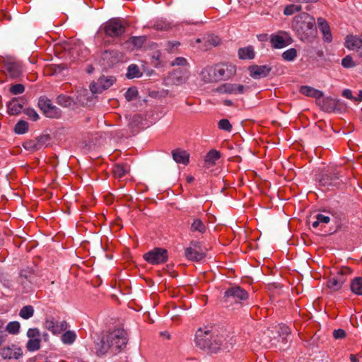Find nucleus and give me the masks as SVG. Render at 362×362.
Instances as JSON below:
<instances>
[{
  "instance_id": "nucleus-39",
  "label": "nucleus",
  "mask_w": 362,
  "mask_h": 362,
  "mask_svg": "<svg viewBox=\"0 0 362 362\" xmlns=\"http://www.w3.org/2000/svg\"><path fill=\"white\" fill-rule=\"evenodd\" d=\"M330 221V218L328 216H325L322 214H318L316 215V221H313L312 223V226L314 228H317L320 224L324 223L327 224Z\"/></svg>"
},
{
  "instance_id": "nucleus-49",
  "label": "nucleus",
  "mask_w": 362,
  "mask_h": 362,
  "mask_svg": "<svg viewBox=\"0 0 362 362\" xmlns=\"http://www.w3.org/2000/svg\"><path fill=\"white\" fill-rule=\"evenodd\" d=\"M25 114L33 121H37L39 119V115L34 109L28 108L25 110Z\"/></svg>"
},
{
  "instance_id": "nucleus-34",
  "label": "nucleus",
  "mask_w": 362,
  "mask_h": 362,
  "mask_svg": "<svg viewBox=\"0 0 362 362\" xmlns=\"http://www.w3.org/2000/svg\"><path fill=\"white\" fill-rule=\"evenodd\" d=\"M146 40V36H133L129 39L127 42L131 44L134 48L139 49L143 46Z\"/></svg>"
},
{
  "instance_id": "nucleus-36",
  "label": "nucleus",
  "mask_w": 362,
  "mask_h": 362,
  "mask_svg": "<svg viewBox=\"0 0 362 362\" xmlns=\"http://www.w3.org/2000/svg\"><path fill=\"white\" fill-rule=\"evenodd\" d=\"M34 315V308L32 305H25L23 306L20 312L19 315L21 317L25 320H28L32 317Z\"/></svg>"
},
{
  "instance_id": "nucleus-30",
  "label": "nucleus",
  "mask_w": 362,
  "mask_h": 362,
  "mask_svg": "<svg viewBox=\"0 0 362 362\" xmlns=\"http://www.w3.org/2000/svg\"><path fill=\"white\" fill-rule=\"evenodd\" d=\"M8 113L11 115H17L20 114L23 110V105L18 100H13L8 103L7 105Z\"/></svg>"
},
{
  "instance_id": "nucleus-62",
  "label": "nucleus",
  "mask_w": 362,
  "mask_h": 362,
  "mask_svg": "<svg viewBox=\"0 0 362 362\" xmlns=\"http://www.w3.org/2000/svg\"><path fill=\"white\" fill-rule=\"evenodd\" d=\"M4 321L0 320V332H1V329H3V328H4Z\"/></svg>"
},
{
  "instance_id": "nucleus-5",
  "label": "nucleus",
  "mask_w": 362,
  "mask_h": 362,
  "mask_svg": "<svg viewBox=\"0 0 362 362\" xmlns=\"http://www.w3.org/2000/svg\"><path fill=\"white\" fill-rule=\"evenodd\" d=\"M103 30L108 37H119L125 33L126 25L123 20L113 18L103 24Z\"/></svg>"
},
{
  "instance_id": "nucleus-44",
  "label": "nucleus",
  "mask_w": 362,
  "mask_h": 362,
  "mask_svg": "<svg viewBox=\"0 0 362 362\" xmlns=\"http://www.w3.org/2000/svg\"><path fill=\"white\" fill-rule=\"evenodd\" d=\"M138 95V90L135 87L129 88L125 93L124 96L127 101L135 99Z\"/></svg>"
},
{
  "instance_id": "nucleus-35",
  "label": "nucleus",
  "mask_w": 362,
  "mask_h": 362,
  "mask_svg": "<svg viewBox=\"0 0 362 362\" xmlns=\"http://www.w3.org/2000/svg\"><path fill=\"white\" fill-rule=\"evenodd\" d=\"M76 339V333L74 331H66L61 337L62 341L64 344H71Z\"/></svg>"
},
{
  "instance_id": "nucleus-55",
  "label": "nucleus",
  "mask_w": 362,
  "mask_h": 362,
  "mask_svg": "<svg viewBox=\"0 0 362 362\" xmlns=\"http://www.w3.org/2000/svg\"><path fill=\"white\" fill-rule=\"evenodd\" d=\"M342 95L347 99L354 101V96H353L352 92L350 89H344L342 91Z\"/></svg>"
},
{
  "instance_id": "nucleus-4",
  "label": "nucleus",
  "mask_w": 362,
  "mask_h": 362,
  "mask_svg": "<svg viewBox=\"0 0 362 362\" xmlns=\"http://www.w3.org/2000/svg\"><path fill=\"white\" fill-rule=\"evenodd\" d=\"M0 62L2 65V72L7 78H18L24 71L23 63L16 57H4L0 59Z\"/></svg>"
},
{
  "instance_id": "nucleus-14",
  "label": "nucleus",
  "mask_w": 362,
  "mask_h": 362,
  "mask_svg": "<svg viewBox=\"0 0 362 362\" xmlns=\"http://www.w3.org/2000/svg\"><path fill=\"white\" fill-rule=\"evenodd\" d=\"M218 81L227 80L236 73V66L230 63H221L215 65Z\"/></svg>"
},
{
  "instance_id": "nucleus-6",
  "label": "nucleus",
  "mask_w": 362,
  "mask_h": 362,
  "mask_svg": "<svg viewBox=\"0 0 362 362\" xmlns=\"http://www.w3.org/2000/svg\"><path fill=\"white\" fill-rule=\"evenodd\" d=\"M300 93L305 96L313 97L322 102V109L325 111L329 112L332 110V107L329 105L332 104L334 101H337L332 98H322L324 93L319 90L308 86H303L300 88Z\"/></svg>"
},
{
  "instance_id": "nucleus-57",
  "label": "nucleus",
  "mask_w": 362,
  "mask_h": 362,
  "mask_svg": "<svg viewBox=\"0 0 362 362\" xmlns=\"http://www.w3.org/2000/svg\"><path fill=\"white\" fill-rule=\"evenodd\" d=\"M257 39L260 42H267L269 39V35L267 34H259L257 36Z\"/></svg>"
},
{
  "instance_id": "nucleus-61",
  "label": "nucleus",
  "mask_w": 362,
  "mask_h": 362,
  "mask_svg": "<svg viewBox=\"0 0 362 362\" xmlns=\"http://www.w3.org/2000/svg\"><path fill=\"white\" fill-rule=\"evenodd\" d=\"M193 180H194V177H193L192 176H188V177H187V181L188 182H192Z\"/></svg>"
},
{
  "instance_id": "nucleus-18",
  "label": "nucleus",
  "mask_w": 362,
  "mask_h": 362,
  "mask_svg": "<svg viewBox=\"0 0 362 362\" xmlns=\"http://www.w3.org/2000/svg\"><path fill=\"white\" fill-rule=\"evenodd\" d=\"M0 354L4 359H18L22 356L23 351L16 345H11L1 348Z\"/></svg>"
},
{
  "instance_id": "nucleus-41",
  "label": "nucleus",
  "mask_w": 362,
  "mask_h": 362,
  "mask_svg": "<svg viewBox=\"0 0 362 362\" xmlns=\"http://www.w3.org/2000/svg\"><path fill=\"white\" fill-rule=\"evenodd\" d=\"M73 100L68 95L61 94L57 98V103L63 107H69L71 105Z\"/></svg>"
},
{
  "instance_id": "nucleus-37",
  "label": "nucleus",
  "mask_w": 362,
  "mask_h": 362,
  "mask_svg": "<svg viewBox=\"0 0 362 362\" xmlns=\"http://www.w3.org/2000/svg\"><path fill=\"white\" fill-rule=\"evenodd\" d=\"M40 339H29L26 344V349L29 351H36L40 349Z\"/></svg>"
},
{
  "instance_id": "nucleus-16",
  "label": "nucleus",
  "mask_w": 362,
  "mask_h": 362,
  "mask_svg": "<svg viewBox=\"0 0 362 362\" xmlns=\"http://www.w3.org/2000/svg\"><path fill=\"white\" fill-rule=\"evenodd\" d=\"M224 298L231 299L236 303H240L248 298V293L239 286L230 287L225 291Z\"/></svg>"
},
{
  "instance_id": "nucleus-3",
  "label": "nucleus",
  "mask_w": 362,
  "mask_h": 362,
  "mask_svg": "<svg viewBox=\"0 0 362 362\" xmlns=\"http://www.w3.org/2000/svg\"><path fill=\"white\" fill-rule=\"evenodd\" d=\"M341 177V170L336 168H328L320 175L317 181L321 187L329 190L339 188L344 184Z\"/></svg>"
},
{
  "instance_id": "nucleus-54",
  "label": "nucleus",
  "mask_w": 362,
  "mask_h": 362,
  "mask_svg": "<svg viewBox=\"0 0 362 362\" xmlns=\"http://www.w3.org/2000/svg\"><path fill=\"white\" fill-rule=\"evenodd\" d=\"M207 42L213 46H216L220 44L221 40L218 36L211 35L209 36Z\"/></svg>"
},
{
  "instance_id": "nucleus-20",
  "label": "nucleus",
  "mask_w": 362,
  "mask_h": 362,
  "mask_svg": "<svg viewBox=\"0 0 362 362\" xmlns=\"http://www.w3.org/2000/svg\"><path fill=\"white\" fill-rule=\"evenodd\" d=\"M271 70L272 68L268 65H253L249 67L250 76L255 79L267 76Z\"/></svg>"
},
{
  "instance_id": "nucleus-12",
  "label": "nucleus",
  "mask_w": 362,
  "mask_h": 362,
  "mask_svg": "<svg viewBox=\"0 0 362 362\" xmlns=\"http://www.w3.org/2000/svg\"><path fill=\"white\" fill-rule=\"evenodd\" d=\"M115 81L116 78L113 76H102L96 83L90 85V90L93 93H99L110 88Z\"/></svg>"
},
{
  "instance_id": "nucleus-42",
  "label": "nucleus",
  "mask_w": 362,
  "mask_h": 362,
  "mask_svg": "<svg viewBox=\"0 0 362 362\" xmlns=\"http://www.w3.org/2000/svg\"><path fill=\"white\" fill-rule=\"evenodd\" d=\"M20 323L17 321H13L8 323L6 325V331L11 334H17L20 330Z\"/></svg>"
},
{
  "instance_id": "nucleus-51",
  "label": "nucleus",
  "mask_w": 362,
  "mask_h": 362,
  "mask_svg": "<svg viewBox=\"0 0 362 362\" xmlns=\"http://www.w3.org/2000/svg\"><path fill=\"white\" fill-rule=\"evenodd\" d=\"M333 337L335 339H344L346 337V332L343 329H334L333 332Z\"/></svg>"
},
{
  "instance_id": "nucleus-24",
  "label": "nucleus",
  "mask_w": 362,
  "mask_h": 362,
  "mask_svg": "<svg viewBox=\"0 0 362 362\" xmlns=\"http://www.w3.org/2000/svg\"><path fill=\"white\" fill-rule=\"evenodd\" d=\"M173 160L177 163H181L187 165L189 162V154L184 150L177 148L172 151Z\"/></svg>"
},
{
  "instance_id": "nucleus-43",
  "label": "nucleus",
  "mask_w": 362,
  "mask_h": 362,
  "mask_svg": "<svg viewBox=\"0 0 362 362\" xmlns=\"http://www.w3.org/2000/svg\"><path fill=\"white\" fill-rule=\"evenodd\" d=\"M301 6L296 4H290L286 6L284 11V13L286 16H291L295 12L300 11L301 10Z\"/></svg>"
},
{
  "instance_id": "nucleus-2",
  "label": "nucleus",
  "mask_w": 362,
  "mask_h": 362,
  "mask_svg": "<svg viewBox=\"0 0 362 362\" xmlns=\"http://www.w3.org/2000/svg\"><path fill=\"white\" fill-rule=\"evenodd\" d=\"M292 27L301 41L310 42L315 37L316 21L315 18L308 13H301L296 16Z\"/></svg>"
},
{
  "instance_id": "nucleus-33",
  "label": "nucleus",
  "mask_w": 362,
  "mask_h": 362,
  "mask_svg": "<svg viewBox=\"0 0 362 362\" xmlns=\"http://www.w3.org/2000/svg\"><path fill=\"white\" fill-rule=\"evenodd\" d=\"M126 76L128 78H139L142 76V73L136 64H130Z\"/></svg>"
},
{
  "instance_id": "nucleus-29",
  "label": "nucleus",
  "mask_w": 362,
  "mask_h": 362,
  "mask_svg": "<svg viewBox=\"0 0 362 362\" xmlns=\"http://www.w3.org/2000/svg\"><path fill=\"white\" fill-rule=\"evenodd\" d=\"M255 55V50L252 46H247L238 49V56L241 59H252Z\"/></svg>"
},
{
  "instance_id": "nucleus-17",
  "label": "nucleus",
  "mask_w": 362,
  "mask_h": 362,
  "mask_svg": "<svg viewBox=\"0 0 362 362\" xmlns=\"http://www.w3.org/2000/svg\"><path fill=\"white\" fill-rule=\"evenodd\" d=\"M245 87L240 84L226 83L217 87L214 91L221 94H243Z\"/></svg>"
},
{
  "instance_id": "nucleus-9",
  "label": "nucleus",
  "mask_w": 362,
  "mask_h": 362,
  "mask_svg": "<svg viewBox=\"0 0 362 362\" xmlns=\"http://www.w3.org/2000/svg\"><path fill=\"white\" fill-rule=\"evenodd\" d=\"M144 259L151 264H160L167 262L168 252L166 249L156 247L144 255Z\"/></svg>"
},
{
  "instance_id": "nucleus-52",
  "label": "nucleus",
  "mask_w": 362,
  "mask_h": 362,
  "mask_svg": "<svg viewBox=\"0 0 362 362\" xmlns=\"http://www.w3.org/2000/svg\"><path fill=\"white\" fill-rule=\"evenodd\" d=\"M180 45L178 41L168 42L166 45V49L169 52H174L175 50Z\"/></svg>"
},
{
  "instance_id": "nucleus-15",
  "label": "nucleus",
  "mask_w": 362,
  "mask_h": 362,
  "mask_svg": "<svg viewBox=\"0 0 362 362\" xmlns=\"http://www.w3.org/2000/svg\"><path fill=\"white\" fill-rule=\"evenodd\" d=\"M272 47L275 49H281L293 42L292 38L286 32L280 31L276 34H272L269 37Z\"/></svg>"
},
{
  "instance_id": "nucleus-21",
  "label": "nucleus",
  "mask_w": 362,
  "mask_h": 362,
  "mask_svg": "<svg viewBox=\"0 0 362 362\" xmlns=\"http://www.w3.org/2000/svg\"><path fill=\"white\" fill-rule=\"evenodd\" d=\"M194 247H189L185 250V256L187 259L192 261L202 260L205 255L203 251L198 247V243H192Z\"/></svg>"
},
{
  "instance_id": "nucleus-8",
  "label": "nucleus",
  "mask_w": 362,
  "mask_h": 362,
  "mask_svg": "<svg viewBox=\"0 0 362 362\" xmlns=\"http://www.w3.org/2000/svg\"><path fill=\"white\" fill-rule=\"evenodd\" d=\"M106 338L114 351L122 349L127 343V334L124 329H115L107 334Z\"/></svg>"
},
{
  "instance_id": "nucleus-48",
  "label": "nucleus",
  "mask_w": 362,
  "mask_h": 362,
  "mask_svg": "<svg viewBox=\"0 0 362 362\" xmlns=\"http://www.w3.org/2000/svg\"><path fill=\"white\" fill-rule=\"evenodd\" d=\"M27 337L29 339H40V330L37 328H30L27 332Z\"/></svg>"
},
{
  "instance_id": "nucleus-38",
  "label": "nucleus",
  "mask_w": 362,
  "mask_h": 362,
  "mask_svg": "<svg viewBox=\"0 0 362 362\" xmlns=\"http://www.w3.org/2000/svg\"><path fill=\"white\" fill-rule=\"evenodd\" d=\"M282 58L286 62H293L297 57V50L295 48H290L282 53Z\"/></svg>"
},
{
  "instance_id": "nucleus-64",
  "label": "nucleus",
  "mask_w": 362,
  "mask_h": 362,
  "mask_svg": "<svg viewBox=\"0 0 362 362\" xmlns=\"http://www.w3.org/2000/svg\"><path fill=\"white\" fill-rule=\"evenodd\" d=\"M167 339H170V334L167 333Z\"/></svg>"
},
{
  "instance_id": "nucleus-10",
  "label": "nucleus",
  "mask_w": 362,
  "mask_h": 362,
  "mask_svg": "<svg viewBox=\"0 0 362 362\" xmlns=\"http://www.w3.org/2000/svg\"><path fill=\"white\" fill-rule=\"evenodd\" d=\"M38 106L47 117L57 119L62 116V110L54 105L52 101L47 97L42 96L40 98Z\"/></svg>"
},
{
  "instance_id": "nucleus-58",
  "label": "nucleus",
  "mask_w": 362,
  "mask_h": 362,
  "mask_svg": "<svg viewBox=\"0 0 362 362\" xmlns=\"http://www.w3.org/2000/svg\"><path fill=\"white\" fill-rule=\"evenodd\" d=\"M355 102H361L362 101V90H360L358 95L354 97Z\"/></svg>"
},
{
  "instance_id": "nucleus-63",
  "label": "nucleus",
  "mask_w": 362,
  "mask_h": 362,
  "mask_svg": "<svg viewBox=\"0 0 362 362\" xmlns=\"http://www.w3.org/2000/svg\"><path fill=\"white\" fill-rule=\"evenodd\" d=\"M284 329H285V332L287 334V333H289V329L288 327H286V326H284Z\"/></svg>"
},
{
  "instance_id": "nucleus-46",
  "label": "nucleus",
  "mask_w": 362,
  "mask_h": 362,
  "mask_svg": "<svg viewBox=\"0 0 362 362\" xmlns=\"http://www.w3.org/2000/svg\"><path fill=\"white\" fill-rule=\"evenodd\" d=\"M218 128L227 132H230L232 129V125L227 119H222L218 122Z\"/></svg>"
},
{
  "instance_id": "nucleus-59",
  "label": "nucleus",
  "mask_w": 362,
  "mask_h": 362,
  "mask_svg": "<svg viewBox=\"0 0 362 362\" xmlns=\"http://www.w3.org/2000/svg\"><path fill=\"white\" fill-rule=\"evenodd\" d=\"M6 336L7 335L6 334H3L2 332H0V347L1 346L3 343L5 341Z\"/></svg>"
},
{
  "instance_id": "nucleus-45",
  "label": "nucleus",
  "mask_w": 362,
  "mask_h": 362,
  "mask_svg": "<svg viewBox=\"0 0 362 362\" xmlns=\"http://www.w3.org/2000/svg\"><path fill=\"white\" fill-rule=\"evenodd\" d=\"M341 65L344 68H352L356 66V63L354 62L351 55H346L344 58L342 59Z\"/></svg>"
},
{
  "instance_id": "nucleus-50",
  "label": "nucleus",
  "mask_w": 362,
  "mask_h": 362,
  "mask_svg": "<svg viewBox=\"0 0 362 362\" xmlns=\"http://www.w3.org/2000/svg\"><path fill=\"white\" fill-rule=\"evenodd\" d=\"M188 64L187 61L184 57H177L173 62V66H186Z\"/></svg>"
},
{
  "instance_id": "nucleus-11",
  "label": "nucleus",
  "mask_w": 362,
  "mask_h": 362,
  "mask_svg": "<svg viewBox=\"0 0 362 362\" xmlns=\"http://www.w3.org/2000/svg\"><path fill=\"white\" fill-rule=\"evenodd\" d=\"M44 328L54 335H58L65 332L68 328L66 320H58L54 317H47L43 323Z\"/></svg>"
},
{
  "instance_id": "nucleus-7",
  "label": "nucleus",
  "mask_w": 362,
  "mask_h": 362,
  "mask_svg": "<svg viewBox=\"0 0 362 362\" xmlns=\"http://www.w3.org/2000/svg\"><path fill=\"white\" fill-rule=\"evenodd\" d=\"M353 273L352 269L349 267H341L337 274L331 277L327 281V287L333 291H337L342 287V285L346 281L347 277Z\"/></svg>"
},
{
  "instance_id": "nucleus-23",
  "label": "nucleus",
  "mask_w": 362,
  "mask_h": 362,
  "mask_svg": "<svg viewBox=\"0 0 362 362\" xmlns=\"http://www.w3.org/2000/svg\"><path fill=\"white\" fill-rule=\"evenodd\" d=\"M200 76L202 81L204 83H214L218 81L217 74L215 70V66H206L203 69L200 73Z\"/></svg>"
},
{
  "instance_id": "nucleus-28",
  "label": "nucleus",
  "mask_w": 362,
  "mask_h": 362,
  "mask_svg": "<svg viewBox=\"0 0 362 362\" xmlns=\"http://www.w3.org/2000/svg\"><path fill=\"white\" fill-rule=\"evenodd\" d=\"M110 349H111V347L106 337L95 345V354L98 356L105 354Z\"/></svg>"
},
{
  "instance_id": "nucleus-47",
  "label": "nucleus",
  "mask_w": 362,
  "mask_h": 362,
  "mask_svg": "<svg viewBox=\"0 0 362 362\" xmlns=\"http://www.w3.org/2000/svg\"><path fill=\"white\" fill-rule=\"evenodd\" d=\"M25 91V87L23 84L18 83L11 86L10 92L13 95L21 94Z\"/></svg>"
},
{
  "instance_id": "nucleus-32",
  "label": "nucleus",
  "mask_w": 362,
  "mask_h": 362,
  "mask_svg": "<svg viewBox=\"0 0 362 362\" xmlns=\"http://www.w3.org/2000/svg\"><path fill=\"white\" fill-rule=\"evenodd\" d=\"M221 153L216 150H211L205 157V162L211 165H215L216 162L220 158Z\"/></svg>"
},
{
  "instance_id": "nucleus-40",
  "label": "nucleus",
  "mask_w": 362,
  "mask_h": 362,
  "mask_svg": "<svg viewBox=\"0 0 362 362\" xmlns=\"http://www.w3.org/2000/svg\"><path fill=\"white\" fill-rule=\"evenodd\" d=\"M15 132L18 134H23L28 132V124L27 122L23 120H20L16 125L14 128Z\"/></svg>"
},
{
  "instance_id": "nucleus-1",
  "label": "nucleus",
  "mask_w": 362,
  "mask_h": 362,
  "mask_svg": "<svg viewBox=\"0 0 362 362\" xmlns=\"http://www.w3.org/2000/svg\"><path fill=\"white\" fill-rule=\"evenodd\" d=\"M194 341L199 348L216 352L223 346L224 339L214 325H206L196 331Z\"/></svg>"
},
{
  "instance_id": "nucleus-19",
  "label": "nucleus",
  "mask_w": 362,
  "mask_h": 362,
  "mask_svg": "<svg viewBox=\"0 0 362 362\" xmlns=\"http://www.w3.org/2000/svg\"><path fill=\"white\" fill-rule=\"evenodd\" d=\"M189 76V72L187 68L175 69L170 76L173 83L175 85L185 83Z\"/></svg>"
},
{
  "instance_id": "nucleus-13",
  "label": "nucleus",
  "mask_w": 362,
  "mask_h": 362,
  "mask_svg": "<svg viewBox=\"0 0 362 362\" xmlns=\"http://www.w3.org/2000/svg\"><path fill=\"white\" fill-rule=\"evenodd\" d=\"M344 45L347 49L356 52L359 57L362 58V38L360 35H347Z\"/></svg>"
},
{
  "instance_id": "nucleus-56",
  "label": "nucleus",
  "mask_w": 362,
  "mask_h": 362,
  "mask_svg": "<svg viewBox=\"0 0 362 362\" xmlns=\"http://www.w3.org/2000/svg\"><path fill=\"white\" fill-rule=\"evenodd\" d=\"M357 356L361 358L362 357V352L358 353L357 355L351 354L350 357H349L350 361L351 362H359V360H358Z\"/></svg>"
},
{
  "instance_id": "nucleus-27",
  "label": "nucleus",
  "mask_w": 362,
  "mask_h": 362,
  "mask_svg": "<svg viewBox=\"0 0 362 362\" xmlns=\"http://www.w3.org/2000/svg\"><path fill=\"white\" fill-rule=\"evenodd\" d=\"M190 230L193 233L204 234L206 231V226L200 218H194L191 223Z\"/></svg>"
},
{
  "instance_id": "nucleus-22",
  "label": "nucleus",
  "mask_w": 362,
  "mask_h": 362,
  "mask_svg": "<svg viewBox=\"0 0 362 362\" xmlns=\"http://www.w3.org/2000/svg\"><path fill=\"white\" fill-rule=\"evenodd\" d=\"M318 28L322 34L323 41L330 43L332 41V35L327 21L323 18H318L317 20Z\"/></svg>"
},
{
  "instance_id": "nucleus-26",
  "label": "nucleus",
  "mask_w": 362,
  "mask_h": 362,
  "mask_svg": "<svg viewBox=\"0 0 362 362\" xmlns=\"http://www.w3.org/2000/svg\"><path fill=\"white\" fill-rule=\"evenodd\" d=\"M129 171V167L127 164L117 163L114 165L112 173L115 177L122 178Z\"/></svg>"
},
{
  "instance_id": "nucleus-60",
  "label": "nucleus",
  "mask_w": 362,
  "mask_h": 362,
  "mask_svg": "<svg viewBox=\"0 0 362 362\" xmlns=\"http://www.w3.org/2000/svg\"><path fill=\"white\" fill-rule=\"evenodd\" d=\"M223 104L227 106H231L233 105V102L229 100H226L223 101Z\"/></svg>"
},
{
  "instance_id": "nucleus-53",
  "label": "nucleus",
  "mask_w": 362,
  "mask_h": 362,
  "mask_svg": "<svg viewBox=\"0 0 362 362\" xmlns=\"http://www.w3.org/2000/svg\"><path fill=\"white\" fill-rule=\"evenodd\" d=\"M153 27L158 30H165L169 28V24L163 21H157Z\"/></svg>"
},
{
  "instance_id": "nucleus-25",
  "label": "nucleus",
  "mask_w": 362,
  "mask_h": 362,
  "mask_svg": "<svg viewBox=\"0 0 362 362\" xmlns=\"http://www.w3.org/2000/svg\"><path fill=\"white\" fill-rule=\"evenodd\" d=\"M43 139L44 137L41 136L35 139L27 140L23 143V146L28 151H38L43 146Z\"/></svg>"
},
{
  "instance_id": "nucleus-31",
  "label": "nucleus",
  "mask_w": 362,
  "mask_h": 362,
  "mask_svg": "<svg viewBox=\"0 0 362 362\" xmlns=\"http://www.w3.org/2000/svg\"><path fill=\"white\" fill-rule=\"evenodd\" d=\"M350 288L354 294L362 296V277H355L352 279Z\"/></svg>"
}]
</instances>
